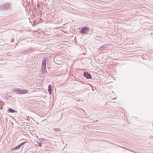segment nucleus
<instances>
[{"mask_svg":"<svg viewBox=\"0 0 153 153\" xmlns=\"http://www.w3.org/2000/svg\"><path fill=\"white\" fill-rule=\"evenodd\" d=\"M15 92L19 94H24L27 93L28 91L27 90H22L19 89H15L13 90Z\"/></svg>","mask_w":153,"mask_h":153,"instance_id":"f257e3e1","label":"nucleus"},{"mask_svg":"<svg viewBox=\"0 0 153 153\" xmlns=\"http://www.w3.org/2000/svg\"><path fill=\"white\" fill-rule=\"evenodd\" d=\"M58 59H59V60H60L61 58H62V56L60 54H58Z\"/></svg>","mask_w":153,"mask_h":153,"instance_id":"6e6552de","label":"nucleus"},{"mask_svg":"<svg viewBox=\"0 0 153 153\" xmlns=\"http://www.w3.org/2000/svg\"><path fill=\"white\" fill-rule=\"evenodd\" d=\"M48 91L49 93V94H51V91L48 90Z\"/></svg>","mask_w":153,"mask_h":153,"instance_id":"4468645a","label":"nucleus"},{"mask_svg":"<svg viewBox=\"0 0 153 153\" xmlns=\"http://www.w3.org/2000/svg\"><path fill=\"white\" fill-rule=\"evenodd\" d=\"M29 51H29V49H27V51H23V53L25 52V53H26V52H29Z\"/></svg>","mask_w":153,"mask_h":153,"instance_id":"ddd939ff","label":"nucleus"},{"mask_svg":"<svg viewBox=\"0 0 153 153\" xmlns=\"http://www.w3.org/2000/svg\"><path fill=\"white\" fill-rule=\"evenodd\" d=\"M56 58V59L57 57H55L54 59H55Z\"/></svg>","mask_w":153,"mask_h":153,"instance_id":"a211bd4d","label":"nucleus"},{"mask_svg":"<svg viewBox=\"0 0 153 153\" xmlns=\"http://www.w3.org/2000/svg\"><path fill=\"white\" fill-rule=\"evenodd\" d=\"M26 143V141H25V142H23L22 143H21L20 144H19V145H20V146L21 147L23 145H24Z\"/></svg>","mask_w":153,"mask_h":153,"instance_id":"1a4fd4ad","label":"nucleus"},{"mask_svg":"<svg viewBox=\"0 0 153 153\" xmlns=\"http://www.w3.org/2000/svg\"><path fill=\"white\" fill-rule=\"evenodd\" d=\"M13 40H14V39H12V41H11V42H12Z\"/></svg>","mask_w":153,"mask_h":153,"instance_id":"f3484780","label":"nucleus"},{"mask_svg":"<svg viewBox=\"0 0 153 153\" xmlns=\"http://www.w3.org/2000/svg\"><path fill=\"white\" fill-rule=\"evenodd\" d=\"M52 129L54 130H55V131H57V129L55 128H52Z\"/></svg>","mask_w":153,"mask_h":153,"instance_id":"9b49d317","label":"nucleus"},{"mask_svg":"<svg viewBox=\"0 0 153 153\" xmlns=\"http://www.w3.org/2000/svg\"><path fill=\"white\" fill-rule=\"evenodd\" d=\"M21 39H18V41L19 42V41Z\"/></svg>","mask_w":153,"mask_h":153,"instance_id":"dca6fc26","label":"nucleus"},{"mask_svg":"<svg viewBox=\"0 0 153 153\" xmlns=\"http://www.w3.org/2000/svg\"><path fill=\"white\" fill-rule=\"evenodd\" d=\"M21 148L20 146L19 145H18L17 146L11 149V151H13L16 149H19Z\"/></svg>","mask_w":153,"mask_h":153,"instance_id":"423d86ee","label":"nucleus"},{"mask_svg":"<svg viewBox=\"0 0 153 153\" xmlns=\"http://www.w3.org/2000/svg\"><path fill=\"white\" fill-rule=\"evenodd\" d=\"M42 71L44 72H46V58L44 59L43 60L42 64Z\"/></svg>","mask_w":153,"mask_h":153,"instance_id":"f03ea898","label":"nucleus"},{"mask_svg":"<svg viewBox=\"0 0 153 153\" xmlns=\"http://www.w3.org/2000/svg\"><path fill=\"white\" fill-rule=\"evenodd\" d=\"M51 85H49L48 86V90L51 91Z\"/></svg>","mask_w":153,"mask_h":153,"instance_id":"9d476101","label":"nucleus"},{"mask_svg":"<svg viewBox=\"0 0 153 153\" xmlns=\"http://www.w3.org/2000/svg\"><path fill=\"white\" fill-rule=\"evenodd\" d=\"M41 146H42L41 144L39 143V146L40 147H41Z\"/></svg>","mask_w":153,"mask_h":153,"instance_id":"2eb2a0df","label":"nucleus"},{"mask_svg":"<svg viewBox=\"0 0 153 153\" xmlns=\"http://www.w3.org/2000/svg\"><path fill=\"white\" fill-rule=\"evenodd\" d=\"M83 75L84 76L86 77L87 79H90L91 78L92 76L91 74H89L88 72L87 71L84 72Z\"/></svg>","mask_w":153,"mask_h":153,"instance_id":"7ed1b4c3","label":"nucleus"},{"mask_svg":"<svg viewBox=\"0 0 153 153\" xmlns=\"http://www.w3.org/2000/svg\"><path fill=\"white\" fill-rule=\"evenodd\" d=\"M109 45L107 44L103 45L100 47V49L105 50V49H107Z\"/></svg>","mask_w":153,"mask_h":153,"instance_id":"39448f33","label":"nucleus"},{"mask_svg":"<svg viewBox=\"0 0 153 153\" xmlns=\"http://www.w3.org/2000/svg\"><path fill=\"white\" fill-rule=\"evenodd\" d=\"M58 51H59V52H58V53H59V50H60V47L58 45Z\"/></svg>","mask_w":153,"mask_h":153,"instance_id":"f8f14e48","label":"nucleus"},{"mask_svg":"<svg viewBox=\"0 0 153 153\" xmlns=\"http://www.w3.org/2000/svg\"><path fill=\"white\" fill-rule=\"evenodd\" d=\"M8 111L9 112L12 113H14L16 112L15 110L13 109L12 108H9Z\"/></svg>","mask_w":153,"mask_h":153,"instance_id":"0eeeda50","label":"nucleus"},{"mask_svg":"<svg viewBox=\"0 0 153 153\" xmlns=\"http://www.w3.org/2000/svg\"><path fill=\"white\" fill-rule=\"evenodd\" d=\"M89 28L87 27L82 28L80 32L82 34H84L87 33L88 30Z\"/></svg>","mask_w":153,"mask_h":153,"instance_id":"20e7f679","label":"nucleus"}]
</instances>
